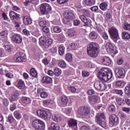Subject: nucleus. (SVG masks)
<instances>
[{"instance_id": "1", "label": "nucleus", "mask_w": 130, "mask_h": 130, "mask_svg": "<svg viewBox=\"0 0 130 130\" xmlns=\"http://www.w3.org/2000/svg\"><path fill=\"white\" fill-rule=\"evenodd\" d=\"M98 77L101 81L107 82L112 78V71L109 68H103L99 72Z\"/></svg>"}, {"instance_id": "2", "label": "nucleus", "mask_w": 130, "mask_h": 130, "mask_svg": "<svg viewBox=\"0 0 130 130\" xmlns=\"http://www.w3.org/2000/svg\"><path fill=\"white\" fill-rule=\"evenodd\" d=\"M98 48L99 45L96 42H91L87 48V53L91 57H97L98 56Z\"/></svg>"}, {"instance_id": "3", "label": "nucleus", "mask_w": 130, "mask_h": 130, "mask_svg": "<svg viewBox=\"0 0 130 130\" xmlns=\"http://www.w3.org/2000/svg\"><path fill=\"white\" fill-rule=\"evenodd\" d=\"M31 125L33 128L36 130L45 129V123L39 119H34L31 122Z\"/></svg>"}, {"instance_id": "4", "label": "nucleus", "mask_w": 130, "mask_h": 130, "mask_svg": "<svg viewBox=\"0 0 130 130\" xmlns=\"http://www.w3.org/2000/svg\"><path fill=\"white\" fill-rule=\"evenodd\" d=\"M109 32L110 34L111 39L113 40L114 42H117V40L119 39L118 30L115 27H111L109 29Z\"/></svg>"}, {"instance_id": "5", "label": "nucleus", "mask_w": 130, "mask_h": 130, "mask_svg": "<svg viewBox=\"0 0 130 130\" xmlns=\"http://www.w3.org/2000/svg\"><path fill=\"white\" fill-rule=\"evenodd\" d=\"M102 119H105L104 113H99L95 117V121L102 127H106V123L104 121H103Z\"/></svg>"}, {"instance_id": "6", "label": "nucleus", "mask_w": 130, "mask_h": 130, "mask_svg": "<svg viewBox=\"0 0 130 130\" xmlns=\"http://www.w3.org/2000/svg\"><path fill=\"white\" fill-rule=\"evenodd\" d=\"M14 60L16 62H25L27 60L26 54L23 52L16 53L14 57Z\"/></svg>"}, {"instance_id": "7", "label": "nucleus", "mask_w": 130, "mask_h": 130, "mask_svg": "<svg viewBox=\"0 0 130 130\" xmlns=\"http://www.w3.org/2000/svg\"><path fill=\"white\" fill-rule=\"evenodd\" d=\"M41 13L43 15H47L51 12V7L47 4H42L40 7Z\"/></svg>"}, {"instance_id": "8", "label": "nucleus", "mask_w": 130, "mask_h": 130, "mask_svg": "<svg viewBox=\"0 0 130 130\" xmlns=\"http://www.w3.org/2000/svg\"><path fill=\"white\" fill-rule=\"evenodd\" d=\"M37 114L38 116L39 117H41V118H44L45 120H47V119H49L51 116L48 114L46 111L43 110L39 109L37 110Z\"/></svg>"}, {"instance_id": "9", "label": "nucleus", "mask_w": 130, "mask_h": 130, "mask_svg": "<svg viewBox=\"0 0 130 130\" xmlns=\"http://www.w3.org/2000/svg\"><path fill=\"white\" fill-rule=\"evenodd\" d=\"M103 81H96L94 84V87L99 91H104L106 89V85L103 83Z\"/></svg>"}, {"instance_id": "10", "label": "nucleus", "mask_w": 130, "mask_h": 130, "mask_svg": "<svg viewBox=\"0 0 130 130\" xmlns=\"http://www.w3.org/2000/svg\"><path fill=\"white\" fill-rule=\"evenodd\" d=\"M109 125L110 126H113L116 124H118V117H117L115 114H112L109 117Z\"/></svg>"}, {"instance_id": "11", "label": "nucleus", "mask_w": 130, "mask_h": 130, "mask_svg": "<svg viewBox=\"0 0 130 130\" xmlns=\"http://www.w3.org/2000/svg\"><path fill=\"white\" fill-rule=\"evenodd\" d=\"M78 113L82 116H86L90 113V109L87 107H81L78 109Z\"/></svg>"}, {"instance_id": "12", "label": "nucleus", "mask_w": 130, "mask_h": 130, "mask_svg": "<svg viewBox=\"0 0 130 130\" xmlns=\"http://www.w3.org/2000/svg\"><path fill=\"white\" fill-rule=\"evenodd\" d=\"M114 72L116 75H117V77H118V78H123L124 77V75H125V71H124V69L122 68H115Z\"/></svg>"}, {"instance_id": "13", "label": "nucleus", "mask_w": 130, "mask_h": 130, "mask_svg": "<svg viewBox=\"0 0 130 130\" xmlns=\"http://www.w3.org/2000/svg\"><path fill=\"white\" fill-rule=\"evenodd\" d=\"M12 40L16 44H20L22 42V37L20 35L17 34L12 36Z\"/></svg>"}, {"instance_id": "14", "label": "nucleus", "mask_w": 130, "mask_h": 130, "mask_svg": "<svg viewBox=\"0 0 130 130\" xmlns=\"http://www.w3.org/2000/svg\"><path fill=\"white\" fill-rule=\"evenodd\" d=\"M9 16L11 20H13L14 22L17 21L18 19H20V14H17L13 11L9 13Z\"/></svg>"}, {"instance_id": "15", "label": "nucleus", "mask_w": 130, "mask_h": 130, "mask_svg": "<svg viewBox=\"0 0 130 130\" xmlns=\"http://www.w3.org/2000/svg\"><path fill=\"white\" fill-rule=\"evenodd\" d=\"M79 18L80 20H81L82 22L84 23L83 26H85V27H88V26H89V23H91V22L89 20V18H88L89 17H87L86 16L83 15H80Z\"/></svg>"}, {"instance_id": "16", "label": "nucleus", "mask_w": 130, "mask_h": 130, "mask_svg": "<svg viewBox=\"0 0 130 130\" xmlns=\"http://www.w3.org/2000/svg\"><path fill=\"white\" fill-rule=\"evenodd\" d=\"M64 17L69 20H74V19H75V15H74V13L69 11H65L64 13Z\"/></svg>"}, {"instance_id": "17", "label": "nucleus", "mask_w": 130, "mask_h": 130, "mask_svg": "<svg viewBox=\"0 0 130 130\" xmlns=\"http://www.w3.org/2000/svg\"><path fill=\"white\" fill-rule=\"evenodd\" d=\"M106 49L108 53H112L114 50V47L111 43L109 42L106 44Z\"/></svg>"}, {"instance_id": "18", "label": "nucleus", "mask_w": 130, "mask_h": 130, "mask_svg": "<svg viewBox=\"0 0 130 130\" xmlns=\"http://www.w3.org/2000/svg\"><path fill=\"white\" fill-rule=\"evenodd\" d=\"M101 60L105 66H109L111 63V60L107 56L103 57Z\"/></svg>"}, {"instance_id": "19", "label": "nucleus", "mask_w": 130, "mask_h": 130, "mask_svg": "<svg viewBox=\"0 0 130 130\" xmlns=\"http://www.w3.org/2000/svg\"><path fill=\"white\" fill-rule=\"evenodd\" d=\"M19 95H20V93L18 91H16L14 93H13L10 99L11 102H14V101L18 100V97H19Z\"/></svg>"}, {"instance_id": "20", "label": "nucleus", "mask_w": 130, "mask_h": 130, "mask_svg": "<svg viewBox=\"0 0 130 130\" xmlns=\"http://www.w3.org/2000/svg\"><path fill=\"white\" fill-rule=\"evenodd\" d=\"M23 21L24 25H30L32 24V19L27 16H23Z\"/></svg>"}, {"instance_id": "21", "label": "nucleus", "mask_w": 130, "mask_h": 130, "mask_svg": "<svg viewBox=\"0 0 130 130\" xmlns=\"http://www.w3.org/2000/svg\"><path fill=\"white\" fill-rule=\"evenodd\" d=\"M80 13H82L83 14L82 16H84V17H89L91 16V14H90V11L87 9H81Z\"/></svg>"}, {"instance_id": "22", "label": "nucleus", "mask_w": 130, "mask_h": 130, "mask_svg": "<svg viewBox=\"0 0 130 130\" xmlns=\"http://www.w3.org/2000/svg\"><path fill=\"white\" fill-rule=\"evenodd\" d=\"M42 82L46 84H50V83L52 82V79L50 77L45 76L42 79Z\"/></svg>"}, {"instance_id": "23", "label": "nucleus", "mask_w": 130, "mask_h": 130, "mask_svg": "<svg viewBox=\"0 0 130 130\" xmlns=\"http://www.w3.org/2000/svg\"><path fill=\"white\" fill-rule=\"evenodd\" d=\"M29 3L34 5H38L39 4V0H25V2L23 4L24 6H27Z\"/></svg>"}, {"instance_id": "24", "label": "nucleus", "mask_w": 130, "mask_h": 130, "mask_svg": "<svg viewBox=\"0 0 130 130\" xmlns=\"http://www.w3.org/2000/svg\"><path fill=\"white\" fill-rule=\"evenodd\" d=\"M99 97L97 95H92L91 97L89 98L88 100L92 104H94L95 102L98 101Z\"/></svg>"}, {"instance_id": "25", "label": "nucleus", "mask_w": 130, "mask_h": 130, "mask_svg": "<svg viewBox=\"0 0 130 130\" xmlns=\"http://www.w3.org/2000/svg\"><path fill=\"white\" fill-rule=\"evenodd\" d=\"M89 36L90 39H97V37H98V34L95 32V31L93 30L89 34Z\"/></svg>"}, {"instance_id": "26", "label": "nucleus", "mask_w": 130, "mask_h": 130, "mask_svg": "<svg viewBox=\"0 0 130 130\" xmlns=\"http://www.w3.org/2000/svg\"><path fill=\"white\" fill-rule=\"evenodd\" d=\"M22 103L24 104H30L31 103V99L28 97L24 96L21 99Z\"/></svg>"}, {"instance_id": "27", "label": "nucleus", "mask_w": 130, "mask_h": 130, "mask_svg": "<svg viewBox=\"0 0 130 130\" xmlns=\"http://www.w3.org/2000/svg\"><path fill=\"white\" fill-rule=\"evenodd\" d=\"M68 124L70 126H77V125H78V123L77 122V120L74 119H71L68 121Z\"/></svg>"}, {"instance_id": "28", "label": "nucleus", "mask_w": 130, "mask_h": 130, "mask_svg": "<svg viewBox=\"0 0 130 130\" xmlns=\"http://www.w3.org/2000/svg\"><path fill=\"white\" fill-rule=\"evenodd\" d=\"M49 130H59V126L52 122L51 123V127L49 128Z\"/></svg>"}, {"instance_id": "29", "label": "nucleus", "mask_w": 130, "mask_h": 130, "mask_svg": "<svg viewBox=\"0 0 130 130\" xmlns=\"http://www.w3.org/2000/svg\"><path fill=\"white\" fill-rule=\"evenodd\" d=\"M8 31L4 30L0 32V37L2 38H4L5 40H8Z\"/></svg>"}, {"instance_id": "30", "label": "nucleus", "mask_w": 130, "mask_h": 130, "mask_svg": "<svg viewBox=\"0 0 130 130\" xmlns=\"http://www.w3.org/2000/svg\"><path fill=\"white\" fill-rule=\"evenodd\" d=\"M30 74L32 77L34 78H37V76H38V73H37V71L35 70V68H31L30 70Z\"/></svg>"}, {"instance_id": "31", "label": "nucleus", "mask_w": 130, "mask_h": 130, "mask_svg": "<svg viewBox=\"0 0 130 130\" xmlns=\"http://www.w3.org/2000/svg\"><path fill=\"white\" fill-rule=\"evenodd\" d=\"M61 104L66 106L67 104H68V103L69 102V99H68V97L63 95L61 98Z\"/></svg>"}, {"instance_id": "32", "label": "nucleus", "mask_w": 130, "mask_h": 130, "mask_svg": "<svg viewBox=\"0 0 130 130\" xmlns=\"http://www.w3.org/2000/svg\"><path fill=\"white\" fill-rule=\"evenodd\" d=\"M67 34L69 37H73L76 35V30L74 29H69L67 31Z\"/></svg>"}, {"instance_id": "33", "label": "nucleus", "mask_w": 130, "mask_h": 130, "mask_svg": "<svg viewBox=\"0 0 130 130\" xmlns=\"http://www.w3.org/2000/svg\"><path fill=\"white\" fill-rule=\"evenodd\" d=\"M116 103L118 105L121 106L122 105H124V100L121 98H118L116 100Z\"/></svg>"}, {"instance_id": "34", "label": "nucleus", "mask_w": 130, "mask_h": 130, "mask_svg": "<svg viewBox=\"0 0 130 130\" xmlns=\"http://www.w3.org/2000/svg\"><path fill=\"white\" fill-rule=\"evenodd\" d=\"M52 42H53V41L51 39L47 40L45 44V47H46V48L49 47V46L52 44Z\"/></svg>"}, {"instance_id": "35", "label": "nucleus", "mask_w": 130, "mask_h": 130, "mask_svg": "<svg viewBox=\"0 0 130 130\" xmlns=\"http://www.w3.org/2000/svg\"><path fill=\"white\" fill-rule=\"evenodd\" d=\"M64 47L63 45L59 46L58 52L60 55H63L64 54Z\"/></svg>"}, {"instance_id": "36", "label": "nucleus", "mask_w": 130, "mask_h": 130, "mask_svg": "<svg viewBox=\"0 0 130 130\" xmlns=\"http://www.w3.org/2000/svg\"><path fill=\"white\" fill-rule=\"evenodd\" d=\"M84 3L86 6H93L95 5V0H85Z\"/></svg>"}, {"instance_id": "37", "label": "nucleus", "mask_w": 130, "mask_h": 130, "mask_svg": "<svg viewBox=\"0 0 130 130\" xmlns=\"http://www.w3.org/2000/svg\"><path fill=\"white\" fill-rule=\"evenodd\" d=\"M65 58L66 60H67V61H69L70 62H71V61L73 60V56H72V54L70 53L66 54Z\"/></svg>"}, {"instance_id": "38", "label": "nucleus", "mask_w": 130, "mask_h": 130, "mask_svg": "<svg viewBox=\"0 0 130 130\" xmlns=\"http://www.w3.org/2000/svg\"><path fill=\"white\" fill-rule=\"evenodd\" d=\"M17 87L19 89H24L25 88V83L23 81H19L17 84Z\"/></svg>"}, {"instance_id": "39", "label": "nucleus", "mask_w": 130, "mask_h": 130, "mask_svg": "<svg viewBox=\"0 0 130 130\" xmlns=\"http://www.w3.org/2000/svg\"><path fill=\"white\" fill-rule=\"evenodd\" d=\"M52 118L54 121H56V122H59L61 120V117H57L56 115L53 114L52 116Z\"/></svg>"}, {"instance_id": "40", "label": "nucleus", "mask_w": 130, "mask_h": 130, "mask_svg": "<svg viewBox=\"0 0 130 130\" xmlns=\"http://www.w3.org/2000/svg\"><path fill=\"white\" fill-rule=\"evenodd\" d=\"M58 64L59 67H60V68H62V69H64V68L67 67V63L63 60L59 61Z\"/></svg>"}, {"instance_id": "41", "label": "nucleus", "mask_w": 130, "mask_h": 130, "mask_svg": "<svg viewBox=\"0 0 130 130\" xmlns=\"http://www.w3.org/2000/svg\"><path fill=\"white\" fill-rule=\"evenodd\" d=\"M122 37L123 39H129L130 38V36H129V34L124 31L122 33Z\"/></svg>"}, {"instance_id": "42", "label": "nucleus", "mask_w": 130, "mask_h": 130, "mask_svg": "<svg viewBox=\"0 0 130 130\" xmlns=\"http://www.w3.org/2000/svg\"><path fill=\"white\" fill-rule=\"evenodd\" d=\"M39 42H40V45H42L43 46H45V42H46L45 38L41 37L39 39Z\"/></svg>"}, {"instance_id": "43", "label": "nucleus", "mask_w": 130, "mask_h": 130, "mask_svg": "<svg viewBox=\"0 0 130 130\" xmlns=\"http://www.w3.org/2000/svg\"><path fill=\"white\" fill-rule=\"evenodd\" d=\"M124 91L127 96H130V84L125 87Z\"/></svg>"}, {"instance_id": "44", "label": "nucleus", "mask_w": 130, "mask_h": 130, "mask_svg": "<svg viewBox=\"0 0 130 130\" xmlns=\"http://www.w3.org/2000/svg\"><path fill=\"white\" fill-rule=\"evenodd\" d=\"M123 28L124 30H128L129 31L130 30V24L127 22H124L123 23Z\"/></svg>"}, {"instance_id": "45", "label": "nucleus", "mask_w": 130, "mask_h": 130, "mask_svg": "<svg viewBox=\"0 0 130 130\" xmlns=\"http://www.w3.org/2000/svg\"><path fill=\"white\" fill-rule=\"evenodd\" d=\"M100 8L101 10H102L103 11L106 10V9H107V4L106 3H103L100 5Z\"/></svg>"}, {"instance_id": "46", "label": "nucleus", "mask_w": 130, "mask_h": 130, "mask_svg": "<svg viewBox=\"0 0 130 130\" xmlns=\"http://www.w3.org/2000/svg\"><path fill=\"white\" fill-rule=\"evenodd\" d=\"M78 46V45L77 43H72L71 45L69 47V48L71 50H76L77 49V47Z\"/></svg>"}, {"instance_id": "47", "label": "nucleus", "mask_w": 130, "mask_h": 130, "mask_svg": "<svg viewBox=\"0 0 130 130\" xmlns=\"http://www.w3.org/2000/svg\"><path fill=\"white\" fill-rule=\"evenodd\" d=\"M53 31L55 33H60L61 32V28L59 26H54Z\"/></svg>"}, {"instance_id": "48", "label": "nucleus", "mask_w": 130, "mask_h": 130, "mask_svg": "<svg viewBox=\"0 0 130 130\" xmlns=\"http://www.w3.org/2000/svg\"><path fill=\"white\" fill-rule=\"evenodd\" d=\"M13 23H14L15 24V26L17 29V30H18V31L21 29V26H20V24H21V23L17 21H13Z\"/></svg>"}, {"instance_id": "49", "label": "nucleus", "mask_w": 130, "mask_h": 130, "mask_svg": "<svg viewBox=\"0 0 130 130\" xmlns=\"http://www.w3.org/2000/svg\"><path fill=\"white\" fill-rule=\"evenodd\" d=\"M14 115L17 119H19L22 117V115H21V114H20V112H15L14 113Z\"/></svg>"}, {"instance_id": "50", "label": "nucleus", "mask_w": 130, "mask_h": 130, "mask_svg": "<svg viewBox=\"0 0 130 130\" xmlns=\"http://www.w3.org/2000/svg\"><path fill=\"white\" fill-rule=\"evenodd\" d=\"M54 72L56 76H59L61 74V70L58 68H55Z\"/></svg>"}, {"instance_id": "51", "label": "nucleus", "mask_w": 130, "mask_h": 130, "mask_svg": "<svg viewBox=\"0 0 130 130\" xmlns=\"http://www.w3.org/2000/svg\"><path fill=\"white\" fill-rule=\"evenodd\" d=\"M40 96L41 98L45 99V98H47V97H48V93L45 91H43L40 94Z\"/></svg>"}, {"instance_id": "52", "label": "nucleus", "mask_w": 130, "mask_h": 130, "mask_svg": "<svg viewBox=\"0 0 130 130\" xmlns=\"http://www.w3.org/2000/svg\"><path fill=\"white\" fill-rule=\"evenodd\" d=\"M109 111H110V112H114V111H115V110H116V108H115V106H114V105H111L110 106L109 108Z\"/></svg>"}, {"instance_id": "53", "label": "nucleus", "mask_w": 130, "mask_h": 130, "mask_svg": "<svg viewBox=\"0 0 130 130\" xmlns=\"http://www.w3.org/2000/svg\"><path fill=\"white\" fill-rule=\"evenodd\" d=\"M8 122H10V123H12L13 122H15V118H14V117L13 116H10L8 118Z\"/></svg>"}, {"instance_id": "54", "label": "nucleus", "mask_w": 130, "mask_h": 130, "mask_svg": "<svg viewBox=\"0 0 130 130\" xmlns=\"http://www.w3.org/2000/svg\"><path fill=\"white\" fill-rule=\"evenodd\" d=\"M5 50H6V51H7V52H10V51H12V50H13V48L10 45H6L5 46Z\"/></svg>"}, {"instance_id": "55", "label": "nucleus", "mask_w": 130, "mask_h": 130, "mask_svg": "<svg viewBox=\"0 0 130 130\" xmlns=\"http://www.w3.org/2000/svg\"><path fill=\"white\" fill-rule=\"evenodd\" d=\"M68 89L72 93H75V92H76V91H77V89L76 88H75V87L72 86H69Z\"/></svg>"}, {"instance_id": "56", "label": "nucleus", "mask_w": 130, "mask_h": 130, "mask_svg": "<svg viewBox=\"0 0 130 130\" xmlns=\"http://www.w3.org/2000/svg\"><path fill=\"white\" fill-rule=\"evenodd\" d=\"M63 112H64V113H66V114H70V113L71 112V109L70 108H63L62 109Z\"/></svg>"}, {"instance_id": "57", "label": "nucleus", "mask_w": 130, "mask_h": 130, "mask_svg": "<svg viewBox=\"0 0 130 130\" xmlns=\"http://www.w3.org/2000/svg\"><path fill=\"white\" fill-rule=\"evenodd\" d=\"M39 24L40 27H42L43 28L46 26V21H41L39 23Z\"/></svg>"}, {"instance_id": "58", "label": "nucleus", "mask_w": 130, "mask_h": 130, "mask_svg": "<svg viewBox=\"0 0 130 130\" xmlns=\"http://www.w3.org/2000/svg\"><path fill=\"white\" fill-rule=\"evenodd\" d=\"M50 102H51V101L50 100H46L43 101V103L45 106H47V105H49L50 104Z\"/></svg>"}, {"instance_id": "59", "label": "nucleus", "mask_w": 130, "mask_h": 130, "mask_svg": "<svg viewBox=\"0 0 130 130\" xmlns=\"http://www.w3.org/2000/svg\"><path fill=\"white\" fill-rule=\"evenodd\" d=\"M57 51V48L56 47H53L50 49V52L51 53H55Z\"/></svg>"}, {"instance_id": "60", "label": "nucleus", "mask_w": 130, "mask_h": 130, "mask_svg": "<svg viewBox=\"0 0 130 130\" xmlns=\"http://www.w3.org/2000/svg\"><path fill=\"white\" fill-rule=\"evenodd\" d=\"M3 102L4 106H8V105H9V100H8V99H4Z\"/></svg>"}, {"instance_id": "61", "label": "nucleus", "mask_w": 130, "mask_h": 130, "mask_svg": "<svg viewBox=\"0 0 130 130\" xmlns=\"http://www.w3.org/2000/svg\"><path fill=\"white\" fill-rule=\"evenodd\" d=\"M43 32H44V33L47 34V33H49L50 30H49V28L46 26L43 27Z\"/></svg>"}, {"instance_id": "62", "label": "nucleus", "mask_w": 130, "mask_h": 130, "mask_svg": "<svg viewBox=\"0 0 130 130\" xmlns=\"http://www.w3.org/2000/svg\"><path fill=\"white\" fill-rule=\"evenodd\" d=\"M114 92L116 93V94H117L118 95H120L121 96L123 94L122 90H121L115 89L114 90Z\"/></svg>"}, {"instance_id": "63", "label": "nucleus", "mask_w": 130, "mask_h": 130, "mask_svg": "<svg viewBox=\"0 0 130 130\" xmlns=\"http://www.w3.org/2000/svg\"><path fill=\"white\" fill-rule=\"evenodd\" d=\"M122 110L123 111H124L126 113H128L130 111V108H126V107H123L122 109Z\"/></svg>"}, {"instance_id": "64", "label": "nucleus", "mask_w": 130, "mask_h": 130, "mask_svg": "<svg viewBox=\"0 0 130 130\" xmlns=\"http://www.w3.org/2000/svg\"><path fill=\"white\" fill-rule=\"evenodd\" d=\"M90 73L88 72V71H83L82 72V76L83 77H88Z\"/></svg>"}]
</instances>
